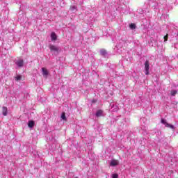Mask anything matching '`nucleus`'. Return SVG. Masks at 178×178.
Returning <instances> with one entry per match:
<instances>
[{"mask_svg":"<svg viewBox=\"0 0 178 178\" xmlns=\"http://www.w3.org/2000/svg\"><path fill=\"white\" fill-rule=\"evenodd\" d=\"M49 48L50 49V51L52 52L53 54H59L60 51V47L54 45V44H49Z\"/></svg>","mask_w":178,"mask_h":178,"instance_id":"nucleus-1","label":"nucleus"},{"mask_svg":"<svg viewBox=\"0 0 178 178\" xmlns=\"http://www.w3.org/2000/svg\"><path fill=\"white\" fill-rule=\"evenodd\" d=\"M145 74L148 75L149 74V61L146 60L145 62Z\"/></svg>","mask_w":178,"mask_h":178,"instance_id":"nucleus-2","label":"nucleus"},{"mask_svg":"<svg viewBox=\"0 0 178 178\" xmlns=\"http://www.w3.org/2000/svg\"><path fill=\"white\" fill-rule=\"evenodd\" d=\"M161 123H162L163 124H165V126L166 127H168V128H170V129H172V130H175V126H173V125H172V124H169V123H167V122H166V120H165L164 119H161Z\"/></svg>","mask_w":178,"mask_h":178,"instance_id":"nucleus-3","label":"nucleus"},{"mask_svg":"<svg viewBox=\"0 0 178 178\" xmlns=\"http://www.w3.org/2000/svg\"><path fill=\"white\" fill-rule=\"evenodd\" d=\"M42 73L44 77H45V79H47L48 77V74H49L48 70L45 69L44 67L42 68Z\"/></svg>","mask_w":178,"mask_h":178,"instance_id":"nucleus-4","label":"nucleus"},{"mask_svg":"<svg viewBox=\"0 0 178 178\" xmlns=\"http://www.w3.org/2000/svg\"><path fill=\"white\" fill-rule=\"evenodd\" d=\"M15 65H17V66L18 67H23L24 65V61L23 60H18L16 63Z\"/></svg>","mask_w":178,"mask_h":178,"instance_id":"nucleus-5","label":"nucleus"},{"mask_svg":"<svg viewBox=\"0 0 178 178\" xmlns=\"http://www.w3.org/2000/svg\"><path fill=\"white\" fill-rule=\"evenodd\" d=\"M119 165V161L113 159L110 163V166H118Z\"/></svg>","mask_w":178,"mask_h":178,"instance_id":"nucleus-6","label":"nucleus"},{"mask_svg":"<svg viewBox=\"0 0 178 178\" xmlns=\"http://www.w3.org/2000/svg\"><path fill=\"white\" fill-rule=\"evenodd\" d=\"M57 38H58V36L56 35V33H55V32H52L51 33V41H56Z\"/></svg>","mask_w":178,"mask_h":178,"instance_id":"nucleus-7","label":"nucleus"},{"mask_svg":"<svg viewBox=\"0 0 178 178\" xmlns=\"http://www.w3.org/2000/svg\"><path fill=\"white\" fill-rule=\"evenodd\" d=\"M2 114L3 116H6L8 115V107L3 106Z\"/></svg>","mask_w":178,"mask_h":178,"instance_id":"nucleus-8","label":"nucleus"},{"mask_svg":"<svg viewBox=\"0 0 178 178\" xmlns=\"http://www.w3.org/2000/svg\"><path fill=\"white\" fill-rule=\"evenodd\" d=\"M102 113H104V112L102 111V110H98L96 112V116L97 118H101V116H103Z\"/></svg>","mask_w":178,"mask_h":178,"instance_id":"nucleus-9","label":"nucleus"},{"mask_svg":"<svg viewBox=\"0 0 178 178\" xmlns=\"http://www.w3.org/2000/svg\"><path fill=\"white\" fill-rule=\"evenodd\" d=\"M70 10H71V12H72L73 13H76V12H77V7L75 6H72Z\"/></svg>","mask_w":178,"mask_h":178,"instance_id":"nucleus-10","label":"nucleus"},{"mask_svg":"<svg viewBox=\"0 0 178 178\" xmlns=\"http://www.w3.org/2000/svg\"><path fill=\"white\" fill-rule=\"evenodd\" d=\"M34 121H29L28 122V127H30L31 129H33V127H34Z\"/></svg>","mask_w":178,"mask_h":178,"instance_id":"nucleus-11","label":"nucleus"},{"mask_svg":"<svg viewBox=\"0 0 178 178\" xmlns=\"http://www.w3.org/2000/svg\"><path fill=\"white\" fill-rule=\"evenodd\" d=\"M100 55H102V56H105V55H106V50L105 49L100 50Z\"/></svg>","mask_w":178,"mask_h":178,"instance_id":"nucleus-12","label":"nucleus"},{"mask_svg":"<svg viewBox=\"0 0 178 178\" xmlns=\"http://www.w3.org/2000/svg\"><path fill=\"white\" fill-rule=\"evenodd\" d=\"M170 94H171L172 97H175V95H176L177 94V90H172L170 91Z\"/></svg>","mask_w":178,"mask_h":178,"instance_id":"nucleus-13","label":"nucleus"},{"mask_svg":"<svg viewBox=\"0 0 178 178\" xmlns=\"http://www.w3.org/2000/svg\"><path fill=\"white\" fill-rule=\"evenodd\" d=\"M129 29H131V30H134L136 29V24H131L129 25Z\"/></svg>","mask_w":178,"mask_h":178,"instance_id":"nucleus-14","label":"nucleus"},{"mask_svg":"<svg viewBox=\"0 0 178 178\" xmlns=\"http://www.w3.org/2000/svg\"><path fill=\"white\" fill-rule=\"evenodd\" d=\"M61 119H63V120H66V114L65 113L61 114Z\"/></svg>","mask_w":178,"mask_h":178,"instance_id":"nucleus-15","label":"nucleus"},{"mask_svg":"<svg viewBox=\"0 0 178 178\" xmlns=\"http://www.w3.org/2000/svg\"><path fill=\"white\" fill-rule=\"evenodd\" d=\"M20 80H22V76H17V77H16V81H20Z\"/></svg>","mask_w":178,"mask_h":178,"instance_id":"nucleus-16","label":"nucleus"},{"mask_svg":"<svg viewBox=\"0 0 178 178\" xmlns=\"http://www.w3.org/2000/svg\"><path fill=\"white\" fill-rule=\"evenodd\" d=\"M119 175L118 174H113L112 175V178H118Z\"/></svg>","mask_w":178,"mask_h":178,"instance_id":"nucleus-17","label":"nucleus"},{"mask_svg":"<svg viewBox=\"0 0 178 178\" xmlns=\"http://www.w3.org/2000/svg\"><path fill=\"white\" fill-rule=\"evenodd\" d=\"M163 38H164V42H166V41H168V35H165Z\"/></svg>","mask_w":178,"mask_h":178,"instance_id":"nucleus-18","label":"nucleus"},{"mask_svg":"<svg viewBox=\"0 0 178 178\" xmlns=\"http://www.w3.org/2000/svg\"><path fill=\"white\" fill-rule=\"evenodd\" d=\"M145 118H142L141 120H144Z\"/></svg>","mask_w":178,"mask_h":178,"instance_id":"nucleus-19","label":"nucleus"}]
</instances>
